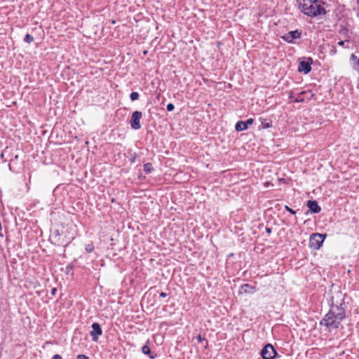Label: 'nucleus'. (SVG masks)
I'll list each match as a JSON object with an SVG mask.
<instances>
[{
  "instance_id": "1",
  "label": "nucleus",
  "mask_w": 359,
  "mask_h": 359,
  "mask_svg": "<svg viewBox=\"0 0 359 359\" xmlns=\"http://www.w3.org/2000/svg\"><path fill=\"white\" fill-rule=\"evenodd\" d=\"M345 317V309L341 304L339 306L332 304L329 312L320 321L321 325H325L328 329H336Z\"/></svg>"
},
{
  "instance_id": "2",
  "label": "nucleus",
  "mask_w": 359,
  "mask_h": 359,
  "mask_svg": "<svg viewBox=\"0 0 359 359\" xmlns=\"http://www.w3.org/2000/svg\"><path fill=\"white\" fill-rule=\"evenodd\" d=\"M297 2L300 11L307 16L314 18L326 13L322 0H297Z\"/></svg>"
},
{
  "instance_id": "3",
  "label": "nucleus",
  "mask_w": 359,
  "mask_h": 359,
  "mask_svg": "<svg viewBox=\"0 0 359 359\" xmlns=\"http://www.w3.org/2000/svg\"><path fill=\"white\" fill-rule=\"evenodd\" d=\"M325 238V235L318 233H312L309 239V247L314 250L320 249Z\"/></svg>"
},
{
  "instance_id": "4",
  "label": "nucleus",
  "mask_w": 359,
  "mask_h": 359,
  "mask_svg": "<svg viewBox=\"0 0 359 359\" xmlns=\"http://www.w3.org/2000/svg\"><path fill=\"white\" fill-rule=\"evenodd\" d=\"M276 355L277 352L271 344H266L261 351L262 359H274Z\"/></svg>"
},
{
  "instance_id": "5",
  "label": "nucleus",
  "mask_w": 359,
  "mask_h": 359,
  "mask_svg": "<svg viewBox=\"0 0 359 359\" xmlns=\"http://www.w3.org/2000/svg\"><path fill=\"white\" fill-rule=\"evenodd\" d=\"M142 116V114L141 111H135L133 113L130 125L131 127L135 130H138L141 128L140 119Z\"/></svg>"
},
{
  "instance_id": "6",
  "label": "nucleus",
  "mask_w": 359,
  "mask_h": 359,
  "mask_svg": "<svg viewBox=\"0 0 359 359\" xmlns=\"http://www.w3.org/2000/svg\"><path fill=\"white\" fill-rule=\"evenodd\" d=\"M313 60L311 57L307 58L306 60L301 61L299 63V66L298 68L299 72H304L305 74H308L311 70V64Z\"/></svg>"
},
{
  "instance_id": "7",
  "label": "nucleus",
  "mask_w": 359,
  "mask_h": 359,
  "mask_svg": "<svg viewBox=\"0 0 359 359\" xmlns=\"http://www.w3.org/2000/svg\"><path fill=\"white\" fill-rule=\"evenodd\" d=\"M102 334V328L99 323H94L92 325V330L90 331V336L93 341H97L98 339L99 336Z\"/></svg>"
},
{
  "instance_id": "8",
  "label": "nucleus",
  "mask_w": 359,
  "mask_h": 359,
  "mask_svg": "<svg viewBox=\"0 0 359 359\" xmlns=\"http://www.w3.org/2000/svg\"><path fill=\"white\" fill-rule=\"evenodd\" d=\"M301 34V32L297 29L287 32L283 36V39L288 43H292L294 39L300 38Z\"/></svg>"
},
{
  "instance_id": "9",
  "label": "nucleus",
  "mask_w": 359,
  "mask_h": 359,
  "mask_svg": "<svg viewBox=\"0 0 359 359\" xmlns=\"http://www.w3.org/2000/svg\"><path fill=\"white\" fill-rule=\"evenodd\" d=\"M307 206L313 213H319L321 210V208L316 201H308Z\"/></svg>"
},
{
  "instance_id": "10",
  "label": "nucleus",
  "mask_w": 359,
  "mask_h": 359,
  "mask_svg": "<svg viewBox=\"0 0 359 359\" xmlns=\"http://www.w3.org/2000/svg\"><path fill=\"white\" fill-rule=\"evenodd\" d=\"M350 62L353 69H355L359 73V58L355 54L353 53L351 55Z\"/></svg>"
},
{
  "instance_id": "11",
  "label": "nucleus",
  "mask_w": 359,
  "mask_h": 359,
  "mask_svg": "<svg viewBox=\"0 0 359 359\" xmlns=\"http://www.w3.org/2000/svg\"><path fill=\"white\" fill-rule=\"evenodd\" d=\"M247 128H247L246 123H245V121H238L235 126V129L237 131H243L244 130H246Z\"/></svg>"
},
{
  "instance_id": "12",
  "label": "nucleus",
  "mask_w": 359,
  "mask_h": 359,
  "mask_svg": "<svg viewBox=\"0 0 359 359\" xmlns=\"http://www.w3.org/2000/svg\"><path fill=\"white\" fill-rule=\"evenodd\" d=\"M261 121V126L264 129L269 128L272 126L271 122H266V121L264 118L259 119Z\"/></svg>"
},
{
  "instance_id": "13",
  "label": "nucleus",
  "mask_w": 359,
  "mask_h": 359,
  "mask_svg": "<svg viewBox=\"0 0 359 359\" xmlns=\"http://www.w3.org/2000/svg\"><path fill=\"white\" fill-rule=\"evenodd\" d=\"M24 41L27 43H31L34 41V37L29 34H27L24 38Z\"/></svg>"
},
{
  "instance_id": "14",
  "label": "nucleus",
  "mask_w": 359,
  "mask_h": 359,
  "mask_svg": "<svg viewBox=\"0 0 359 359\" xmlns=\"http://www.w3.org/2000/svg\"><path fill=\"white\" fill-rule=\"evenodd\" d=\"M153 170V167H152V165L151 163H146L144 165V170L146 172H151V170Z\"/></svg>"
},
{
  "instance_id": "15",
  "label": "nucleus",
  "mask_w": 359,
  "mask_h": 359,
  "mask_svg": "<svg viewBox=\"0 0 359 359\" xmlns=\"http://www.w3.org/2000/svg\"><path fill=\"white\" fill-rule=\"evenodd\" d=\"M139 93L137 92H133L130 95V97L132 101L137 100L139 98Z\"/></svg>"
},
{
  "instance_id": "16",
  "label": "nucleus",
  "mask_w": 359,
  "mask_h": 359,
  "mask_svg": "<svg viewBox=\"0 0 359 359\" xmlns=\"http://www.w3.org/2000/svg\"><path fill=\"white\" fill-rule=\"evenodd\" d=\"M142 351L144 354L148 355L151 353V349L147 345H144L142 348Z\"/></svg>"
},
{
  "instance_id": "17",
  "label": "nucleus",
  "mask_w": 359,
  "mask_h": 359,
  "mask_svg": "<svg viewBox=\"0 0 359 359\" xmlns=\"http://www.w3.org/2000/svg\"><path fill=\"white\" fill-rule=\"evenodd\" d=\"M94 250V246L93 245V244H88L86 246V250L88 252H93Z\"/></svg>"
},
{
  "instance_id": "18",
  "label": "nucleus",
  "mask_w": 359,
  "mask_h": 359,
  "mask_svg": "<svg viewBox=\"0 0 359 359\" xmlns=\"http://www.w3.org/2000/svg\"><path fill=\"white\" fill-rule=\"evenodd\" d=\"M174 108H175V107H174L173 104H172V103L168 104V105H167L168 111H172L174 109Z\"/></svg>"
},
{
  "instance_id": "19",
  "label": "nucleus",
  "mask_w": 359,
  "mask_h": 359,
  "mask_svg": "<svg viewBox=\"0 0 359 359\" xmlns=\"http://www.w3.org/2000/svg\"><path fill=\"white\" fill-rule=\"evenodd\" d=\"M285 208L286 209L287 211H288L291 214H292V215L296 214V212L294 210H293L292 208H290V207H288L287 205H285Z\"/></svg>"
},
{
  "instance_id": "20",
  "label": "nucleus",
  "mask_w": 359,
  "mask_h": 359,
  "mask_svg": "<svg viewBox=\"0 0 359 359\" xmlns=\"http://www.w3.org/2000/svg\"><path fill=\"white\" fill-rule=\"evenodd\" d=\"M245 123H246V126H247V128H248V126H250V125L252 124L253 119L252 118H248L246 121H245Z\"/></svg>"
},
{
  "instance_id": "21",
  "label": "nucleus",
  "mask_w": 359,
  "mask_h": 359,
  "mask_svg": "<svg viewBox=\"0 0 359 359\" xmlns=\"http://www.w3.org/2000/svg\"><path fill=\"white\" fill-rule=\"evenodd\" d=\"M76 359H89V358L84 355H79L77 356Z\"/></svg>"
},
{
  "instance_id": "22",
  "label": "nucleus",
  "mask_w": 359,
  "mask_h": 359,
  "mask_svg": "<svg viewBox=\"0 0 359 359\" xmlns=\"http://www.w3.org/2000/svg\"><path fill=\"white\" fill-rule=\"evenodd\" d=\"M168 296L167 293L165 292H162L161 294H160V297H163V298H165Z\"/></svg>"
},
{
  "instance_id": "23",
  "label": "nucleus",
  "mask_w": 359,
  "mask_h": 359,
  "mask_svg": "<svg viewBox=\"0 0 359 359\" xmlns=\"http://www.w3.org/2000/svg\"><path fill=\"white\" fill-rule=\"evenodd\" d=\"M53 359H62L61 355L56 354L54 355Z\"/></svg>"
},
{
  "instance_id": "24",
  "label": "nucleus",
  "mask_w": 359,
  "mask_h": 359,
  "mask_svg": "<svg viewBox=\"0 0 359 359\" xmlns=\"http://www.w3.org/2000/svg\"><path fill=\"white\" fill-rule=\"evenodd\" d=\"M344 43H345V41H340L338 42V45L341 46H343L344 45Z\"/></svg>"
},
{
  "instance_id": "25",
  "label": "nucleus",
  "mask_w": 359,
  "mask_h": 359,
  "mask_svg": "<svg viewBox=\"0 0 359 359\" xmlns=\"http://www.w3.org/2000/svg\"><path fill=\"white\" fill-rule=\"evenodd\" d=\"M196 339H198V341H202L203 340V338L200 334L197 336Z\"/></svg>"
},
{
  "instance_id": "26",
  "label": "nucleus",
  "mask_w": 359,
  "mask_h": 359,
  "mask_svg": "<svg viewBox=\"0 0 359 359\" xmlns=\"http://www.w3.org/2000/svg\"><path fill=\"white\" fill-rule=\"evenodd\" d=\"M56 290H56V288H55V287H54V288H53V289H52V290H51V294H52L53 295H55V292H56Z\"/></svg>"
},
{
  "instance_id": "27",
  "label": "nucleus",
  "mask_w": 359,
  "mask_h": 359,
  "mask_svg": "<svg viewBox=\"0 0 359 359\" xmlns=\"http://www.w3.org/2000/svg\"><path fill=\"white\" fill-rule=\"evenodd\" d=\"M266 231L268 233H270L271 230L270 228H266Z\"/></svg>"
},
{
  "instance_id": "28",
  "label": "nucleus",
  "mask_w": 359,
  "mask_h": 359,
  "mask_svg": "<svg viewBox=\"0 0 359 359\" xmlns=\"http://www.w3.org/2000/svg\"><path fill=\"white\" fill-rule=\"evenodd\" d=\"M333 54L336 53V50H332Z\"/></svg>"
},
{
  "instance_id": "29",
  "label": "nucleus",
  "mask_w": 359,
  "mask_h": 359,
  "mask_svg": "<svg viewBox=\"0 0 359 359\" xmlns=\"http://www.w3.org/2000/svg\"><path fill=\"white\" fill-rule=\"evenodd\" d=\"M150 358L153 359V358H154V356L151 355Z\"/></svg>"
}]
</instances>
